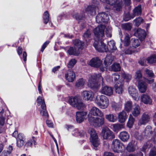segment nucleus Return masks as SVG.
Segmentation results:
<instances>
[{"instance_id": "nucleus-1", "label": "nucleus", "mask_w": 156, "mask_h": 156, "mask_svg": "<svg viewBox=\"0 0 156 156\" xmlns=\"http://www.w3.org/2000/svg\"><path fill=\"white\" fill-rule=\"evenodd\" d=\"M106 27L103 25L98 26L94 30L95 37V41L93 43V46L96 49L100 52H107L106 48L102 40H104L105 30Z\"/></svg>"}, {"instance_id": "nucleus-2", "label": "nucleus", "mask_w": 156, "mask_h": 156, "mask_svg": "<svg viewBox=\"0 0 156 156\" xmlns=\"http://www.w3.org/2000/svg\"><path fill=\"white\" fill-rule=\"evenodd\" d=\"M120 73H115L112 75V78L115 82V92L118 94H122L124 89V82Z\"/></svg>"}, {"instance_id": "nucleus-3", "label": "nucleus", "mask_w": 156, "mask_h": 156, "mask_svg": "<svg viewBox=\"0 0 156 156\" xmlns=\"http://www.w3.org/2000/svg\"><path fill=\"white\" fill-rule=\"evenodd\" d=\"M102 80L103 78L100 74H94L89 78L88 85L91 88L97 89L100 85L99 82Z\"/></svg>"}, {"instance_id": "nucleus-4", "label": "nucleus", "mask_w": 156, "mask_h": 156, "mask_svg": "<svg viewBox=\"0 0 156 156\" xmlns=\"http://www.w3.org/2000/svg\"><path fill=\"white\" fill-rule=\"evenodd\" d=\"M88 133L90 134V141L93 147L95 150H97V147L100 144V142L98 135L94 129L93 128H89Z\"/></svg>"}, {"instance_id": "nucleus-5", "label": "nucleus", "mask_w": 156, "mask_h": 156, "mask_svg": "<svg viewBox=\"0 0 156 156\" xmlns=\"http://www.w3.org/2000/svg\"><path fill=\"white\" fill-rule=\"evenodd\" d=\"M69 103L74 107H76L79 110H82L85 108L84 104L81 101L79 96L69 97L68 100Z\"/></svg>"}, {"instance_id": "nucleus-6", "label": "nucleus", "mask_w": 156, "mask_h": 156, "mask_svg": "<svg viewBox=\"0 0 156 156\" xmlns=\"http://www.w3.org/2000/svg\"><path fill=\"white\" fill-rule=\"evenodd\" d=\"M100 117H95L89 116L88 119L90 124L95 127H100L103 125L105 123V119L103 116Z\"/></svg>"}, {"instance_id": "nucleus-7", "label": "nucleus", "mask_w": 156, "mask_h": 156, "mask_svg": "<svg viewBox=\"0 0 156 156\" xmlns=\"http://www.w3.org/2000/svg\"><path fill=\"white\" fill-rule=\"evenodd\" d=\"M95 103L102 109L106 108L108 104V98L105 95L98 96L95 100Z\"/></svg>"}, {"instance_id": "nucleus-8", "label": "nucleus", "mask_w": 156, "mask_h": 156, "mask_svg": "<svg viewBox=\"0 0 156 156\" xmlns=\"http://www.w3.org/2000/svg\"><path fill=\"white\" fill-rule=\"evenodd\" d=\"M99 2L98 0H92V4L87 6L85 12L88 15L93 16L96 14V11L98 10V6Z\"/></svg>"}, {"instance_id": "nucleus-9", "label": "nucleus", "mask_w": 156, "mask_h": 156, "mask_svg": "<svg viewBox=\"0 0 156 156\" xmlns=\"http://www.w3.org/2000/svg\"><path fill=\"white\" fill-rule=\"evenodd\" d=\"M112 148L114 152L119 153L122 152L124 146L120 140L116 139L113 140Z\"/></svg>"}, {"instance_id": "nucleus-10", "label": "nucleus", "mask_w": 156, "mask_h": 156, "mask_svg": "<svg viewBox=\"0 0 156 156\" xmlns=\"http://www.w3.org/2000/svg\"><path fill=\"white\" fill-rule=\"evenodd\" d=\"M101 135L105 140H112L115 137L113 133L108 128H103Z\"/></svg>"}, {"instance_id": "nucleus-11", "label": "nucleus", "mask_w": 156, "mask_h": 156, "mask_svg": "<svg viewBox=\"0 0 156 156\" xmlns=\"http://www.w3.org/2000/svg\"><path fill=\"white\" fill-rule=\"evenodd\" d=\"M37 102L38 105H41V107L42 110L40 111L41 113H42V115L45 118H48L49 115L46 110V105L44 100H42L41 97H38L37 99Z\"/></svg>"}, {"instance_id": "nucleus-12", "label": "nucleus", "mask_w": 156, "mask_h": 156, "mask_svg": "<svg viewBox=\"0 0 156 156\" xmlns=\"http://www.w3.org/2000/svg\"><path fill=\"white\" fill-rule=\"evenodd\" d=\"M151 119V117L150 114L147 112H144L139 119L138 125L139 126L145 125L150 122Z\"/></svg>"}, {"instance_id": "nucleus-13", "label": "nucleus", "mask_w": 156, "mask_h": 156, "mask_svg": "<svg viewBox=\"0 0 156 156\" xmlns=\"http://www.w3.org/2000/svg\"><path fill=\"white\" fill-rule=\"evenodd\" d=\"M109 20V15L108 13L101 12L99 13L96 17V22L98 23L101 22L107 23Z\"/></svg>"}, {"instance_id": "nucleus-14", "label": "nucleus", "mask_w": 156, "mask_h": 156, "mask_svg": "<svg viewBox=\"0 0 156 156\" xmlns=\"http://www.w3.org/2000/svg\"><path fill=\"white\" fill-rule=\"evenodd\" d=\"M154 80L153 79L148 80L147 79H145L144 80L140 81L138 83V88L139 91L142 93H144L147 89V84L146 82L148 83H151L153 82Z\"/></svg>"}, {"instance_id": "nucleus-15", "label": "nucleus", "mask_w": 156, "mask_h": 156, "mask_svg": "<svg viewBox=\"0 0 156 156\" xmlns=\"http://www.w3.org/2000/svg\"><path fill=\"white\" fill-rule=\"evenodd\" d=\"M82 96L84 99L87 101H91L93 98L94 94L91 91L85 90L82 93Z\"/></svg>"}, {"instance_id": "nucleus-16", "label": "nucleus", "mask_w": 156, "mask_h": 156, "mask_svg": "<svg viewBox=\"0 0 156 156\" xmlns=\"http://www.w3.org/2000/svg\"><path fill=\"white\" fill-rule=\"evenodd\" d=\"M87 112H77L76 113V120L77 122L80 123L83 122Z\"/></svg>"}, {"instance_id": "nucleus-17", "label": "nucleus", "mask_w": 156, "mask_h": 156, "mask_svg": "<svg viewBox=\"0 0 156 156\" xmlns=\"http://www.w3.org/2000/svg\"><path fill=\"white\" fill-rule=\"evenodd\" d=\"M107 47L106 49L107 52H113L117 49L115 45V42L114 40L108 41L107 43Z\"/></svg>"}, {"instance_id": "nucleus-18", "label": "nucleus", "mask_w": 156, "mask_h": 156, "mask_svg": "<svg viewBox=\"0 0 156 156\" xmlns=\"http://www.w3.org/2000/svg\"><path fill=\"white\" fill-rule=\"evenodd\" d=\"M16 140L17 147H22L25 142L26 138L24 135L21 133H19L17 136Z\"/></svg>"}, {"instance_id": "nucleus-19", "label": "nucleus", "mask_w": 156, "mask_h": 156, "mask_svg": "<svg viewBox=\"0 0 156 156\" xmlns=\"http://www.w3.org/2000/svg\"><path fill=\"white\" fill-rule=\"evenodd\" d=\"M89 64L92 67L98 68L102 64V61L98 58H93L90 61Z\"/></svg>"}, {"instance_id": "nucleus-20", "label": "nucleus", "mask_w": 156, "mask_h": 156, "mask_svg": "<svg viewBox=\"0 0 156 156\" xmlns=\"http://www.w3.org/2000/svg\"><path fill=\"white\" fill-rule=\"evenodd\" d=\"M128 92L133 97V99L135 101L139 100L138 94L137 90L132 86H130L128 88Z\"/></svg>"}, {"instance_id": "nucleus-21", "label": "nucleus", "mask_w": 156, "mask_h": 156, "mask_svg": "<svg viewBox=\"0 0 156 156\" xmlns=\"http://www.w3.org/2000/svg\"><path fill=\"white\" fill-rule=\"evenodd\" d=\"M65 77L66 79L69 82H73L75 78V75L74 73L72 70H68L65 74Z\"/></svg>"}, {"instance_id": "nucleus-22", "label": "nucleus", "mask_w": 156, "mask_h": 156, "mask_svg": "<svg viewBox=\"0 0 156 156\" xmlns=\"http://www.w3.org/2000/svg\"><path fill=\"white\" fill-rule=\"evenodd\" d=\"M146 33L144 30L139 28L134 34L135 36L138 37L141 40L145 39L146 36Z\"/></svg>"}, {"instance_id": "nucleus-23", "label": "nucleus", "mask_w": 156, "mask_h": 156, "mask_svg": "<svg viewBox=\"0 0 156 156\" xmlns=\"http://www.w3.org/2000/svg\"><path fill=\"white\" fill-rule=\"evenodd\" d=\"M101 92L103 94L110 96L112 94L113 90L111 87L106 86L102 87Z\"/></svg>"}, {"instance_id": "nucleus-24", "label": "nucleus", "mask_w": 156, "mask_h": 156, "mask_svg": "<svg viewBox=\"0 0 156 156\" xmlns=\"http://www.w3.org/2000/svg\"><path fill=\"white\" fill-rule=\"evenodd\" d=\"M90 113L91 115L97 116H103V113L98 108L93 107L90 109Z\"/></svg>"}, {"instance_id": "nucleus-25", "label": "nucleus", "mask_w": 156, "mask_h": 156, "mask_svg": "<svg viewBox=\"0 0 156 156\" xmlns=\"http://www.w3.org/2000/svg\"><path fill=\"white\" fill-rule=\"evenodd\" d=\"M142 12V5L139 4L136 6L133 10L132 16L133 17H135L136 16H138L141 15Z\"/></svg>"}, {"instance_id": "nucleus-26", "label": "nucleus", "mask_w": 156, "mask_h": 156, "mask_svg": "<svg viewBox=\"0 0 156 156\" xmlns=\"http://www.w3.org/2000/svg\"><path fill=\"white\" fill-rule=\"evenodd\" d=\"M141 101L145 104L151 105L152 102V100L150 96L146 94H143L141 97Z\"/></svg>"}, {"instance_id": "nucleus-27", "label": "nucleus", "mask_w": 156, "mask_h": 156, "mask_svg": "<svg viewBox=\"0 0 156 156\" xmlns=\"http://www.w3.org/2000/svg\"><path fill=\"white\" fill-rule=\"evenodd\" d=\"M136 149V146L134 141H132L127 145L126 149L129 152H131L134 151Z\"/></svg>"}, {"instance_id": "nucleus-28", "label": "nucleus", "mask_w": 156, "mask_h": 156, "mask_svg": "<svg viewBox=\"0 0 156 156\" xmlns=\"http://www.w3.org/2000/svg\"><path fill=\"white\" fill-rule=\"evenodd\" d=\"M84 16V13H76L73 16L79 23L84 21L85 19Z\"/></svg>"}, {"instance_id": "nucleus-29", "label": "nucleus", "mask_w": 156, "mask_h": 156, "mask_svg": "<svg viewBox=\"0 0 156 156\" xmlns=\"http://www.w3.org/2000/svg\"><path fill=\"white\" fill-rule=\"evenodd\" d=\"M119 137L122 141L126 142L129 139V136L127 132L124 131L120 133Z\"/></svg>"}, {"instance_id": "nucleus-30", "label": "nucleus", "mask_w": 156, "mask_h": 156, "mask_svg": "<svg viewBox=\"0 0 156 156\" xmlns=\"http://www.w3.org/2000/svg\"><path fill=\"white\" fill-rule=\"evenodd\" d=\"M127 114L124 111L120 112L118 115V119L120 123L124 122L127 118Z\"/></svg>"}, {"instance_id": "nucleus-31", "label": "nucleus", "mask_w": 156, "mask_h": 156, "mask_svg": "<svg viewBox=\"0 0 156 156\" xmlns=\"http://www.w3.org/2000/svg\"><path fill=\"white\" fill-rule=\"evenodd\" d=\"M113 58L111 54H108L105 58L104 63L105 65L107 66L111 64L113 61Z\"/></svg>"}, {"instance_id": "nucleus-32", "label": "nucleus", "mask_w": 156, "mask_h": 156, "mask_svg": "<svg viewBox=\"0 0 156 156\" xmlns=\"http://www.w3.org/2000/svg\"><path fill=\"white\" fill-rule=\"evenodd\" d=\"M140 108L138 105L135 104L134 107L133 109L132 114L135 117L138 116L140 114Z\"/></svg>"}, {"instance_id": "nucleus-33", "label": "nucleus", "mask_w": 156, "mask_h": 156, "mask_svg": "<svg viewBox=\"0 0 156 156\" xmlns=\"http://www.w3.org/2000/svg\"><path fill=\"white\" fill-rule=\"evenodd\" d=\"M144 135L147 137L151 136L153 133L151 127L150 126H147L144 129Z\"/></svg>"}, {"instance_id": "nucleus-34", "label": "nucleus", "mask_w": 156, "mask_h": 156, "mask_svg": "<svg viewBox=\"0 0 156 156\" xmlns=\"http://www.w3.org/2000/svg\"><path fill=\"white\" fill-rule=\"evenodd\" d=\"M67 52L69 55H78L79 53L75 47H70L67 51Z\"/></svg>"}, {"instance_id": "nucleus-35", "label": "nucleus", "mask_w": 156, "mask_h": 156, "mask_svg": "<svg viewBox=\"0 0 156 156\" xmlns=\"http://www.w3.org/2000/svg\"><path fill=\"white\" fill-rule=\"evenodd\" d=\"M73 136H79L81 137H84L86 136V134L85 133L83 130L79 131L78 129H76L74 131V133H72Z\"/></svg>"}, {"instance_id": "nucleus-36", "label": "nucleus", "mask_w": 156, "mask_h": 156, "mask_svg": "<svg viewBox=\"0 0 156 156\" xmlns=\"http://www.w3.org/2000/svg\"><path fill=\"white\" fill-rule=\"evenodd\" d=\"M135 77L136 80L137 81L138 83L140 81L144 80V79H146L142 77L141 72L140 70L137 71L136 72Z\"/></svg>"}, {"instance_id": "nucleus-37", "label": "nucleus", "mask_w": 156, "mask_h": 156, "mask_svg": "<svg viewBox=\"0 0 156 156\" xmlns=\"http://www.w3.org/2000/svg\"><path fill=\"white\" fill-rule=\"evenodd\" d=\"M84 43L83 42L80 41L79 39H76L74 42L75 47H76L79 49H82Z\"/></svg>"}, {"instance_id": "nucleus-38", "label": "nucleus", "mask_w": 156, "mask_h": 156, "mask_svg": "<svg viewBox=\"0 0 156 156\" xmlns=\"http://www.w3.org/2000/svg\"><path fill=\"white\" fill-rule=\"evenodd\" d=\"M32 138V139L29 140L26 143L25 145V147H31L33 144L34 145H36L37 143L36 141V138L34 136H33Z\"/></svg>"}, {"instance_id": "nucleus-39", "label": "nucleus", "mask_w": 156, "mask_h": 156, "mask_svg": "<svg viewBox=\"0 0 156 156\" xmlns=\"http://www.w3.org/2000/svg\"><path fill=\"white\" fill-rule=\"evenodd\" d=\"M125 109L127 112H130L132 108V102L130 101H127L125 104Z\"/></svg>"}, {"instance_id": "nucleus-40", "label": "nucleus", "mask_w": 156, "mask_h": 156, "mask_svg": "<svg viewBox=\"0 0 156 156\" xmlns=\"http://www.w3.org/2000/svg\"><path fill=\"white\" fill-rule=\"evenodd\" d=\"M117 0H112L110 1L111 2H113V4L111 5H114V9L117 11H120L122 8L121 4V3H119L116 4Z\"/></svg>"}, {"instance_id": "nucleus-41", "label": "nucleus", "mask_w": 156, "mask_h": 156, "mask_svg": "<svg viewBox=\"0 0 156 156\" xmlns=\"http://www.w3.org/2000/svg\"><path fill=\"white\" fill-rule=\"evenodd\" d=\"M131 43L132 46L136 48L140 45V42L138 39L133 38L131 40Z\"/></svg>"}, {"instance_id": "nucleus-42", "label": "nucleus", "mask_w": 156, "mask_h": 156, "mask_svg": "<svg viewBox=\"0 0 156 156\" xmlns=\"http://www.w3.org/2000/svg\"><path fill=\"white\" fill-rule=\"evenodd\" d=\"M91 34V32L89 29H87L86 31L83 34V37L86 42H87L88 40L89 39Z\"/></svg>"}, {"instance_id": "nucleus-43", "label": "nucleus", "mask_w": 156, "mask_h": 156, "mask_svg": "<svg viewBox=\"0 0 156 156\" xmlns=\"http://www.w3.org/2000/svg\"><path fill=\"white\" fill-rule=\"evenodd\" d=\"M111 70L114 72L119 71L120 70L121 67L119 63H114L111 66Z\"/></svg>"}, {"instance_id": "nucleus-44", "label": "nucleus", "mask_w": 156, "mask_h": 156, "mask_svg": "<svg viewBox=\"0 0 156 156\" xmlns=\"http://www.w3.org/2000/svg\"><path fill=\"white\" fill-rule=\"evenodd\" d=\"M85 83V81L83 78H80L77 80L75 84L77 87H83Z\"/></svg>"}, {"instance_id": "nucleus-45", "label": "nucleus", "mask_w": 156, "mask_h": 156, "mask_svg": "<svg viewBox=\"0 0 156 156\" xmlns=\"http://www.w3.org/2000/svg\"><path fill=\"white\" fill-rule=\"evenodd\" d=\"M122 29L125 30H130L132 27V24L130 23H127L122 24Z\"/></svg>"}, {"instance_id": "nucleus-46", "label": "nucleus", "mask_w": 156, "mask_h": 156, "mask_svg": "<svg viewBox=\"0 0 156 156\" xmlns=\"http://www.w3.org/2000/svg\"><path fill=\"white\" fill-rule=\"evenodd\" d=\"M148 62L151 64L156 62V56L155 55H152L148 57L147 59Z\"/></svg>"}, {"instance_id": "nucleus-47", "label": "nucleus", "mask_w": 156, "mask_h": 156, "mask_svg": "<svg viewBox=\"0 0 156 156\" xmlns=\"http://www.w3.org/2000/svg\"><path fill=\"white\" fill-rule=\"evenodd\" d=\"M135 121V119L131 115H130L128 121L127 123V126L129 128H131L133 126Z\"/></svg>"}, {"instance_id": "nucleus-48", "label": "nucleus", "mask_w": 156, "mask_h": 156, "mask_svg": "<svg viewBox=\"0 0 156 156\" xmlns=\"http://www.w3.org/2000/svg\"><path fill=\"white\" fill-rule=\"evenodd\" d=\"M49 14L48 11H45L44 13L43 20L45 24H47L49 21Z\"/></svg>"}, {"instance_id": "nucleus-49", "label": "nucleus", "mask_w": 156, "mask_h": 156, "mask_svg": "<svg viewBox=\"0 0 156 156\" xmlns=\"http://www.w3.org/2000/svg\"><path fill=\"white\" fill-rule=\"evenodd\" d=\"M122 128V125L119 124H116L113 125V130L115 132H118Z\"/></svg>"}, {"instance_id": "nucleus-50", "label": "nucleus", "mask_w": 156, "mask_h": 156, "mask_svg": "<svg viewBox=\"0 0 156 156\" xmlns=\"http://www.w3.org/2000/svg\"><path fill=\"white\" fill-rule=\"evenodd\" d=\"M130 37L128 34H125V37L123 41L124 45L125 46H127L129 43Z\"/></svg>"}, {"instance_id": "nucleus-51", "label": "nucleus", "mask_w": 156, "mask_h": 156, "mask_svg": "<svg viewBox=\"0 0 156 156\" xmlns=\"http://www.w3.org/2000/svg\"><path fill=\"white\" fill-rule=\"evenodd\" d=\"M105 118L108 121L112 122H114L116 120L114 115L112 114L106 115Z\"/></svg>"}, {"instance_id": "nucleus-52", "label": "nucleus", "mask_w": 156, "mask_h": 156, "mask_svg": "<svg viewBox=\"0 0 156 156\" xmlns=\"http://www.w3.org/2000/svg\"><path fill=\"white\" fill-rule=\"evenodd\" d=\"M143 19L140 17H138L134 20L133 21L135 23V25L138 27L143 22Z\"/></svg>"}, {"instance_id": "nucleus-53", "label": "nucleus", "mask_w": 156, "mask_h": 156, "mask_svg": "<svg viewBox=\"0 0 156 156\" xmlns=\"http://www.w3.org/2000/svg\"><path fill=\"white\" fill-rule=\"evenodd\" d=\"M76 62V61L74 58L71 59L68 64V67L69 68H72Z\"/></svg>"}, {"instance_id": "nucleus-54", "label": "nucleus", "mask_w": 156, "mask_h": 156, "mask_svg": "<svg viewBox=\"0 0 156 156\" xmlns=\"http://www.w3.org/2000/svg\"><path fill=\"white\" fill-rule=\"evenodd\" d=\"M134 18L133 17L132 14H130L128 13L125 15L123 17V19L125 21H127Z\"/></svg>"}, {"instance_id": "nucleus-55", "label": "nucleus", "mask_w": 156, "mask_h": 156, "mask_svg": "<svg viewBox=\"0 0 156 156\" xmlns=\"http://www.w3.org/2000/svg\"><path fill=\"white\" fill-rule=\"evenodd\" d=\"M122 76L124 79L126 80L127 82L129 81L132 78V76L131 75L129 74H126L125 73H123Z\"/></svg>"}, {"instance_id": "nucleus-56", "label": "nucleus", "mask_w": 156, "mask_h": 156, "mask_svg": "<svg viewBox=\"0 0 156 156\" xmlns=\"http://www.w3.org/2000/svg\"><path fill=\"white\" fill-rule=\"evenodd\" d=\"M112 107L115 111H118L121 107V105L118 103L112 102Z\"/></svg>"}, {"instance_id": "nucleus-57", "label": "nucleus", "mask_w": 156, "mask_h": 156, "mask_svg": "<svg viewBox=\"0 0 156 156\" xmlns=\"http://www.w3.org/2000/svg\"><path fill=\"white\" fill-rule=\"evenodd\" d=\"M4 111L3 109L0 112V124L4 125L5 122V118L2 116Z\"/></svg>"}, {"instance_id": "nucleus-58", "label": "nucleus", "mask_w": 156, "mask_h": 156, "mask_svg": "<svg viewBox=\"0 0 156 156\" xmlns=\"http://www.w3.org/2000/svg\"><path fill=\"white\" fill-rule=\"evenodd\" d=\"M149 156H156V148L155 147L152 148L150 151Z\"/></svg>"}, {"instance_id": "nucleus-59", "label": "nucleus", "mask_w": 156, "mask_h": 156, "mask_svg": "<svg viewBox=\"0 0 156 156\" xmlns=\"http://www.w3.org/2000/svg\"><path fill=\"white\" fill-rule=\"evenodd\" d=\"M145 73L149 77H152L154 76V74L152 71L148 69H146V70Z\"/></svg>"}, {"instance_id": "nucleus-60", "label": "nucleus", "mask_w": 156, "mask_h": 156, "mask_svg": "<svg viewBox=\"0 0 156 156\" xmlns=\"http://www.w3.org/2000/svg\"><path fill=\"white\" fill-rule=\"evenodd\" d=\"M138 63L142 66H144L146 65V60L144 58H142L139 61Z\"/></svg>"}, {"instance_id": "nucleus-61", "label": "nucleus", "mask_w": 156, "mask_h": 156, "mask_svg": "<svg viewBox=\"0 0 156 156\" xmlns=\"http://www.w3.org/2000/svg\"><path fill=\"white\" fill-rule=\"evenodd\" d=\"M134 137L137 140H141L142 138V136L140 135L139 133L138 132H135L134 135Z\"/></svg>"}, {"instance_id": "nucleus-62", "label": "nucleus", "mask_w": 156, "mask_h": 156, "mask_svg": "<svg viewBox=\"0 0 156 156\" xmlns=\"http://www.w3.org/2000/svg\"><path fill=\"white\" fill-rule=\"evenodd\" d=\"M49 41H46L42 45L41 51L42 52H43L44 49L47 47V45L49 44Z\"/></svg>"}, {"instance_id": "nucleus-63", "label": "nucleus", "mask_w": 156, "mask_h": 156, "mask_svg": "<svg viewBox=\"0 0 156 156\" xmlns=\"http://www.w3.org/2000/svg\"><path fill=\"white\" fill-rule=\"evenodd\" d=\"M46 124L49 127H53V122L49 120H47L46 121Z\"/></svg>"}, {"instance_id": "nucleus-64", "label": "nucleus", "mask_w": 156, "mask_h": 156, "mask_svg": "<svg viewBox=\"0 0 156 156\" xmlns=\"http://www.w3.org/2000/svg\"><path fill=\"white\" fill-rule=\"evenodd\" d=\"M0 156H12V155L10 154V153H8L5 151H4L0 155Z\"/></svg>"}]
</instances>
